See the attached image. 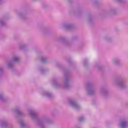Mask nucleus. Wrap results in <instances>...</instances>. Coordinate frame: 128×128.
<instances>
[{"label": "nucleus", "instance_id": "16", "mask_svg": "<svg viewBox=\"0 0 128 128\" xmlns=\"http://www.w3.org/2000/svg\"><path fill=\"white\" fill-rule=\"evenodd\" d=\"M114 62L115 64H118V62H120V60L118 59H115L114 60Z\"/></svg>", "mask_w": 128, "mask_h": 128}, {"label": "nucleus", "instance_id": "19", "mask_svg": "<svg viewBox=\"0 0 128 128\" xmlns=\"http://www.w3.org/2000/svg\"><path fill=\"white\" fill-rule=\"evenodd\" d=\"M0 100H2V102L4 101V97L2 96V94H0Z\"/></svg>", "mask_w": 128, "mask_h": 128}, {"label": "nucleus", "instance_id": "20", "mask_svg": "<svg viewBox=\"0 0 128 128\" xmlns=\"http://www.w3.org/2000/svg\"><path fill=\"white\" fill-rule=\"evenodd\" d=\"M24 48V45H20L19 47V48H20V50H22Z\"/></svg>", "mask_w": 128, "mask_h": 128}, {"label": "nucleus", "instance_id": "5", "mask_svg": "<svg viewBox=\"0 0 128 128\" xmlns=\"http://www.w3.org/2000/svg\"><path fill=\"white\" fill-rule=\"evenodd\" d=\"M117 84L120 88H126V82H124V80L121 79L118 80V82H117Z\"/></svg>", "mask_w": 128, "mask_h": 128}, {"label": "nucleus", "instance_id": "22", "mask_svg": "<svg viewBox=\"0 0 128 128\" xmlns=\"http://www.w3.org/2000/svg\"><path fill=\"white\" fill-rule=\"evenodd\" d=\"M0 72H2V68L0 67Z\"/></svg>", "mask_w": 128, "mask_h": 128}, {"label": "nucleus", "instance_id": "12", "mask_svg": "<svg viewBox=\"0 0 128 128\" xmlns=\"http://www.w3.org/2000/svg\"><path fill=\"white\" fill-rule=\"evenodd\" d=\"M53 84H54V86H55V88H59V86H60V84H58V82H56V80H54L53 82Z\"/></svg>", "mask_w": 128, "mask_h": 128}, {"label": "nucleus", "instance_id": "2", "mask_svg": "<svg viewBox=\"0 0 128 128\" xmlns=\"http://www.w3.org/2000/svg\"><path fill=\"white\" fill-rule=\"evenodd\" d=\"M86 88L88 94L92 96V94H94V88H92V84H87L86 86Z\"/></svg>", "mask_w": 128, "mask_h": 128}, {"label": "nucleus", "instance_id": "25", "mask_svg": "<svg viewBox=\"0 0 128 128\" xmlns=\"http://www.w3.org/2000/svg\"><path fill=\"white\" fill-rule=\"evenodd\" d=\"M84 62H86V61H85V60H84Z\"/></svg>", "mask_w": 128, "mask_h": 128}, {"label": "nucleus", "instance_id": "9", "mask_svg": "<svg viewBox=\"0 0 128 128\" xmlns=\"http://www.w3.org/2000/svg\"><path fill=\"white\" fill-rule=\"evenodd\" d=\"M15 112L18 114V116H24V114L20 110V109L17 108L15 110Z\"/></svg>", "mask_w": 128, "mask_h": 128}, {"label": "nucleus", "instance_id": "18", "mask_svg": "<svg viewBox=\"0 0 128 128\" xmlns=\"http://www.w3.org/2000/svg\"><path fill=\"white\" fill-rule=\"evenodd\" d=\"M84 118L83 116H81L79 118V121L80 122H84Z\"/></svg>", "mask_w": 128, "mask_h": 128}, {"label": "nucleus", "instance_id": "4", "mask_svg": "<svg viewBox=\"0 0 128 128\" xmlns=\"http://www.w3.org/2000/svg\"><path fill=\"white\" fill-rule=\"evenodd\" d=\"M69 102L71 106H72L75 110H80V106L77 104L76 101L74 100H70Z\"/></svg>", "mask_w": 128, "mask_h": 128}, {"label": "nucleus", "instance_id": "3", "mask_svg": "<svg viewBox=\"0 0 128 128\" xmlns=\"http://www.w3.org/2000/svg\"><path fill=\"white\" fill-rule=\"evenodd\" d=\"M128 118H124L120 120L119 126H120V128H125L128 126Z\"/></svg>", "mask_w": 128, "mask_h": 128}, {"label": "nucleus", "instance_id": "15", "mask_svg": "<svg viewBox=\"0 0 128 128\" xmlns=\"http://www.w3.org/2000/svg\"><path fill=\"white\" fill-rule=\"evenodd\" d=\"M0 126H2V128H4V126H6V121L2 122L1 123Z\"/></svg>", "mask_w": 128, "mask_h": 128}, {"label": "nucleus", "instance_id": "8", "mask_svg": "<svg viewBox=\"0 0 128 128\" xmlns=\"http://www.w3.org/2000/svg\"><path fill=\"white\" fill-rule=\"evenodd\" d=\"M42 94L46 98H52V94L48 92H44V93H42Z\"/></svg>", "mask_w": 128, "mask_h": 128}, {"label": "nucleus", "instance_id": "10", "mask_svg": "<svg viewBox=\"0 0 128 128\" xmlns=\"http://www.w3.org/2000/svg\"><path fill=\"white\" fill-rule=\"evenodd\" d=\"M20 124L22 128H24L25 126H26V124L24 122V121H20Z\"/></svg>", "mask_w": 128, "mask_h": 128}, {"label": "nucleus", "instance_id": "11", "mask_svg": "<svg viewBox=\"0 0 128 128\" xmlns=\"http://www.w3.org/2000/svg\"><path fill=\"white\" fill-rule=\"evenodd\" d=\"M6 25V22L2 19L0 20V26H2Z\"/></svg>", "mask_w": 128, "mask_h": 128}, {"label": "nucleus", "instance_id": "21", "mask_svg": "<svg viewBox=\"0 0 128 128\" xmlns=\"http://www.w3.org/2000/svg\"><path fill=\"white\" fill-rule=\"evenodd\" d=\"M102 94H106V90H104L102 92Z\"/></svg>", "mask_w": 128, "mask_h": 128}, {"label": "nucleus", "instance_id": "17", "mask_svg": "<svg viewBox=\"0 0 128 128\" xmlns=\"http://www.w3.org/2000/svg\"><path fill=\"white\" fill-rule=\"evenodd\" d=\"M41 60L42 62H46V58L42 57L41 58Z\"/></svg>", "mask_w": 128, "mask_h": 128}, {"label": "nucleus", "instance_id": "1", "mask_svg": "<svg viewBox=\"0 0 128 128\" xmlns=\"http://www.w3.org/2000/svg\"><path fill=\"white\" fill-rule=\"evenodd\" d=\"M29 114L33 120H37L38 126L40 128H44V123L48 122V120L46 119H44V120H38V114H36V112H35L33 110H30Z\"/></svg>", "mask_w": 128, "mask_h": 128}, {"label": "nucleus", "instance_id": "6", "mask_svg": "<svg viewBox=\"0 0 128 128\" xmlns=\"http://www.w3.org/2000/svg\"><path fill=\"white\" fill-rule=\"evenodd\" d=\"M63 88H70V81L68 78H66L64 82Z\"/></svg>", "mask_w": 128, "mask_h": 128}, {"label": "nucleus", "instance_id": "23", "mask_svg": "<svg viewBox=\"0 0 128 128\" xmlns=\"http://www.w3.org/2000/svg\"><path fill=\"white\" fill-rule=\"evenodd\" d=\"M117 2H122L123 0H116Z\"/></svg>", "mask_w": 128, "mask_h": 128}, {"label": "nucleus", "instance_id": "24", "mask_svg": "<svg viewBox=\"0 0 128 128\" xmlns=\"http://www.w3.org/2000/svg\"><path fill=\"white\" fill-rule=\"evenodd\" d=\"M2 2V0H0V2Z\"/></svg>", "mask_w": 128, "mask_h": 128}, {"label": "nucleus", "instance_id": "13", "mask_svg": "<svg viewBox=\"0 0 128 128\" xmlns=\"http://www.w3.org/2000/svg\"><path fill=\"white\" fill-rule=\"evenodd\" d=\"M20 60V57L18 56H15L13 58L14 62H18Z\"/></svg>", "mask_w": 128, "mask_h": 128}, {"label": "nucleus", "instance_id": "14", "mask_svg": "<svg viewBox=\"0 0 128 128\" xmlns=\"http://www.w3.org/2000/svg\"><path fill=\"white\" fill-rule=\"evenodd\" d=\"M8 68H12L14 66V63L12 62H10L8 64Z\"/></svg>", "mask_w": 128, "mask_h": 128}, {"label": "nucleus", "instance_id": "7", "mask_svg": "<svg viewBox=\"0 0 128 128\" xmlns=\"http://www.w3.org/2000/svg\"><path fill=\"white\" fill-rule=\"evenodd\" d=\"M62 26L64 28H66V30H70V28H74V26L68 23L63 24Z\"/></svg>", "mask_w": 128, "mask_h": 128}]
</instances>
